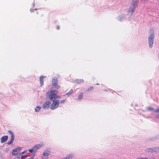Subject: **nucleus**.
Returning a JSON list of instances; mask_svg holds the SVG:
<instances>
[{
	"instance_id": "2eb2a0df",
	"label": "nucleus",
	"mask_w": 159,
	"mask_h": 159,
	"mask_svg": "<svg viewBox=\"0 0 159 159\" xmlns=\"http://www.w3.org/2000/svg\"><path fill=\"white\" fill-rule=\"evenodd\" d=\"M125 15H122L121 16H119L117 18V19L120 21H121L123 19L125 18Z\"/></svg>"
},
{
	"instance_id": "f8f14e48",
	"label": "nucleus",
	"mask_w": 159,
	"mask_h": 159,
	"mask_svg": "<svg viewBox=\"0 0 159 159\" xmlns=\"http://www.w3.org/2000/svg\"><path fill=\"white\" fill-rule=\"evenodd\" d=\"M45 77V76H41L40 77L39 80L40 82V86H42L43 85V79Z\"/></svg>"
},
{
	"instance_id": "6ab92c4d",
	"label": "nucleus",
	"mask_w": 159,
	"mask_h": 159,
	"mask_svg": "<svg viewBox=\"0 0 159 159\" xmlns=\"http://www.w3.org/2000/svg\"><path fill=\"white\" fill-rule=\"evenodd\" d=\"M27 152H28V151L27 150H25L23 152H21V153H20V156L21 155V158H22V157H23L25 156V155L23 156L22 155L24 154H26Z\"/></svg>"
},
{
	"instance_id": "b1692460",
	"label": "nucleus",
	"mask_w": 159,
	"mask_h": 159,
	"mask_svg": "<svg viewBox=\"0 0 159 159\" xmlns=\"http://www.w3.org/2000/svg\"><path fill=\"white\" fill-rule=\"evenodd\" d=\"M136 159H148V158L147 157H140L138 158H136Z\"/></svg>"
},
{
	"instance_id": "9d476101",
	"label": "nucleus",
	"mask_w": 159,
	"mask_h": 159,
	"mask_svg": "<svg viewBox=\"0 0 159 159\" xmlns=\"http://www.w3.org/2000/svg\"><path fill=\"white\" fill-rule=\"evenodd\" d=\"M8 139V137L7 136H4L1 138V142L3 143L6 142Z\"/></svg>"
},
{
	"instance_id": "423d86ee",
	"label": "nucleus",
	"mask_w": 159,
	"mask_h": 159,
	"mask_svg": "<svg viewBox=\"0 0 159 159\" xmlns=\"http://www.w3.org/2000/svg\"><path fill=\"white\" fill-rule=\"evenodd\" d=\"M58 81L56 77H54L52 79V85L54 86L56 89H58L60 88V86L57 85Z\"/></svg>"
},
{
	"instance_id": "cd10ccee",
	"label": "nucleus",
	"mask_w": 159,
	"mask_h": 159,
	"mask_svg": "<svg viewBox=\"0 0 159 159\" xmlns=\"http://www.w3.org/2000/svg\"><path fill=\"white\" fill-rule=\"evenodd\" d=\"M155 117L157 118H159V115L156 116Z\"/></svg>"
},
{
	"instance_id": "a878e982",
	"label": "nucleus",
	"mask_w": 159,
	"mask_h": 159,
	"mask_svg": "<svg viewBox=\"0 0 159 159\" xmlns=\"http://www.w3.org/2000/svg\"><path fill=\"white\" fill-rule=\"evenodd\" d=\"M154 112H159V108H157V109L155 111H154Z\"/></svg>"
},
{
	"instance_id": "5701e85b",
	"label": "nucleus",
	"mask_w": 159,
	"mask_h": 159,
	"mask_svg": "<svg viewBox=\"0 0 159 159\" xmlns=\"http://www.w3.org/2000/svg\"><path fill=\"white\" fill-rule=\"evenodd\" d=\"M29 151L30 152H32L33 151H34V148H33L32 149H29Z\"/></svg>"
},
{
	"instance_id": "6e6552de",
	"label": "nucleus",
	"mask_w": 159,
	"mask_h": 159,
	"mask_svg": "<svg viewBox=\"0 0 159 159\" xmlns=\"http://www.w3.org/2000/svg\"><path fill=\"white\" fill-rule=\"evenodd\" d=\"M51 102L48 101L45 102L43 105V108L44 109H47L48 108L51 104Z\"/></svg>"
},
{
	"instance_id": "ddd939ff",
	"label": "nucleus",
	"mask_w": 159,
	"mask_h": 159,
	"mask_svg": "<svg viewBox=\"0 0 159 159\" xmlns=\"http://www.w3.org/2000/svg\"><path fill=\"white\" fill-rule=\"evenodd\" d=\"M42 146V145L41 144H38L36 145H35L34 147L33 148L34 149V151H36L38 149H39L40 148H41Z\"/></svg>"
},
{
	"instance_id": "4be33fe9",
	"label": "nucleus",
	"mask_w": 159,
	"mask_h": 159,
	"mask_svg": "<svg viewBox=\"0 0 159 159\" xmlns=\"http://www.w3.org/2000/svg\"><path fill=\"white\" fill-rule=\"evenodd\" d=\"M148 110L149 111H151L153 110V108L151 107H148L147 108Z\"/></svg>"
},
{
	"instance_id": "39448f33",
	"label": "nucleus",
	"mask_w": 159,
	"mask_h": 159,
	"mask_svg": "<svg viewBox=\"0 0 159 159\" xmlns=\"http://www.w3.org/2000/svg\"><path fill=\"white\" fill-rule=\"evenodd\" d=\"M50 153V151L48 149L45 150L42 156V159H47Z\"/></svg>"
},
{
	"instance_id": "f257e3e1",
	"label": "nucleus",
	"mask_w": 159,
	"mask_h": 159,
	"mask_svg": "<svg viewBox=\"0 0 159 159\" xmlns=\"http://www.w3.org/2000/svg\"><path fill=\"white\" fill-rule=\"evenodd\" d=\"M57 91L50 89L48 92L47 96L50 101H53L60 99L59 96L57 95Z\"/></svg>"
},
{
	"instance_id": "9b49d317",
	"label": "nucleus",
	"mask_w": 159,
	"mask_h": 159,
	"mask_svg": "<svg viewBox=\"0 0 159 159\" xmlns=\"http://www.w3.org/2000/svg\"><path fill=\"white\" fill-rule=\"evenodd\" d=\"M158 150L157 148H147L146 149V151L148 152H156Z\"/></svg>"
},
{
	"instance_id": "dca6fc26",
	"label": "nucleus",
	"mask_w": 159,
	"mask_h": 159,
	"mask_svg": "<svg viewBox=\"0 0 159 159\" xmlns=\"http://www.w3.org/2000/svg\"><path fill=\"white\" fill-rule=\"evenodd\" d=\"M83 94L82 93H81L79 95V97L78 98V100L80 101L81 100L83 99Z\"/></svg>"
},
{
	"instance_id": "2f4dec72",
	"label": "nucleus",
	"mask_w": 159,
	"mask_h": 159,
	"mask_svg": "<svg viewBox=\"0 0 159 159\" xmlns=\"http://www.w3.org/2000/svg\"><path fill=\"white\" fill-rule=\"evenodd\" d=\"M97 84V85H98V84Z\"/></svg>"
},
{
	"instance_id": "a211bd4d",
	"label": "nucleus",
	"mask_w": 159,
	"mask_h": 159,
	"mask_svg": "<svg viewBox=\"0 0 159 159\" xmlns=\"http://www.w3.org/2000/svg\"><path fill=\"white\" fill-rule=\"evenodd\" d=\"M75 82L77 83H79L81 82L83 83L84 80L83 79H77L75 80Z\"/></svg>"
},
{
	"instance_id": "412c9836",
	"label": "nucleus",
	"mask_w": 159,
	"mask_h": 159,
	"mask_svg": "<svg viewBox=\"0 0 159 159\" xmlns=\"http://www.w3.org/2000/svg\"><path fill=\"white\" fill-rule=\"evenodd\" d=\"M93 86H91L89 87L88 89V90L89 91H90L91 90H93Z\"/></svg>"
},
{
	"instance_id": "4468645a",
	"label": "nucleus",
	"mask_w": 159,
	"mask_h": 159,
	"mask_svg": "<svg viewBox=\"0 0 159 159\" xmlns=\"http://www.w3.org/2000/svg\"><path fill=\"white\" fill-rule=\"evenodd\" d=\"M73 157V154H70L67 155L66 157L62 158L61 159H72Z\"/></svg>"
},
{
	"instance_id": "20e7f679",
	"label": "nucleus",
	"mask_w": 159,
	"mask_h": 159,
	"mask_svg": "<svg viewBox=\"0 0 159 159\" xmlns=\"http://www.w3.org/2000/svg\"><path fill=\"white\" fill-rule=\"evenodd\" d=\"M59 99H58L52 101L53 103L50 107L51 109L54 110L58 107L59 104Z\"/></svg>"
},
{
	"instance_id": "7c9ffc66",
	"label": "nucleus",
	"mask_w": 159,
	"mask_h": 159,
	"mask_svg": "<svg viewBox=\"0 0 159 159\" xmlns=\"http://www.w3.org/2000/svg\"><path fill=\"white\" fill-rule=\"evenodd\" d=\"M33 7H34V6L35 5V3H34H34H33Z\"/></svg>"
},
{
	"instance_id": "aec40b11",
	"label": "nucleus",
	"mask_w": 159,
	"mask_h": 159,
	"mask_svg": "<svg viewBox=\"0 0 159 159\" xmlns=\"http://www.w3.org/2000/svg\"><path fill=\"white\" fill-rule=\"evenodd\" d=\"M73 92V90L72 89H71L70 90V91L66 93V95H70Z\"/></svg>"
},
{
	"instance_id": "bb28decb",
	"label": "nucleus",
	"mask_w": 159,
	"mask_h": 159,
	"mask_svg": "<svg viewBox=\"0 0 159 159\" xmlns=\"http://www.w3.org/2000/svg\"><path fill=\"white\" fill-rule=\"evenodd\" d=\"M37 10V9H34V10H33L32 9H31L30 10V11L32 12L33 11H33V10Z\"/></svg>"
},
{
	"instance_id": "c756f323",
	"label": "nucleus",
	"mask_w": 159,
	"mask_h": 159,
	"mask_svg": "<svg viewBox=\"0 0 159 159\" xmlns=\"http://www.w3.org/2000/svg\"><path fill=\"white\" fill-rule=\"evenodd\" d=\"M34 158L33 156H32L30 157V159H33Z\"/></svg>"
},
{
	"instance_id": "393cba45",
	"label": "nucleus",
	"mask_w": 159,
	"mask_h": 159,
	"mask_svg": "<svg viewBox=\"0 0 159 159\" xmlns=\"http://www.w3.org/2000/svg\"><path fill=\"white\" fill-rule=\"evenodd\" d=\"M66 100H62L61 101H60V102L61 103H64L65 102Z\"/></svg>"
},
{
	"instance_id": "c85d7f7f",
	"label": "nucleus",
	"mask_w": 159,
	"mask_h": 159,
	"mask_svg": "<svg viewBox=\"0 0 159 159\" xmlns=\"http://www.w3.org/2000/svg\"><path fill=\"white\" fill-rule=\"evenodd\" d=\"M56 29H57V30H59V26H57L56 27Z\"/></svg>"
},
{
	"instance_id": "1a4fd4ad",
	"label": "nucleus",
	"mask_w": 159,
	"mask_h": 159,
	"mask_svg": "<svg viewBox=\"0 0 159 159\" xmlns=\"http://www.w3.org/2000/svg\"><path fill=\"white\" fill-rule=\"evenodd\" d=\"M21 148L20 147H18L14 149L12 152V154L13 155H16L20 152L21 150Z\"/></svg>"
},
{
	"instance_id": "f03ea898",
	"label": "nucleus",
	"mask_w": 159,
	"mask_h": 159,
	"mask_svg": "<svg viewBox=\"0 0 159 159\" xmlns=\"http://www.w3.org/2000/svg\"><path fill=\"white\" fill-rule=\"evenodd\" d=\"M155 34L153 29H150L149 31V34L148 36V43L149 47L152 48L153 46Z\"/></svg>"
},
{
	"instance_id": "0eeeda50",
	"label": "nucleus",
	"mask_w": 159,
	"mask_h": 159,
	"mask_svg": "<svg viewBox=\"0 0 159 159\" xmlns=\"http://www.w3.org/2000/svg\"><path fill=\"white\" fill-rule=\"evenodd\" d=\"M8 132L11 135V138L10 141L7 143V144L9 145L12 143L13 142L15 138V136L13 132L9 130L8 131Z\"/></svg>"
},
{
	"instance_id": "f3484780",
	"label": "nucleus",
	"mask_w": 159,
	"mask_h": 159,
	"mask_svg": "<svg viewBox=\"0 0 159 159\" xmlns=\"http://www.w3.org/2000/svg\"><path fill=\"white\" fill-rule=\"evenodd\" d=\"M41 107L39 106H37L34 109L35 112H38L41 109Z\"/></svg>"
},
{
	"instance_id": "7ed1b4c3",
	"label": "nucleus",
	"mask_w": 159,
	"mask_h": 159,
	"mask_svg": "<svg viewBox=\"0 0 159 159\" xmlns=\"http://www.w3.org/2000/svg\"><path fill=\"white\" fill-rule=\"evenodd\" d=\"M139 1V0H133L128 11L129 16H132V13L134 12Z\"/></svg>"
}]
</instances>
